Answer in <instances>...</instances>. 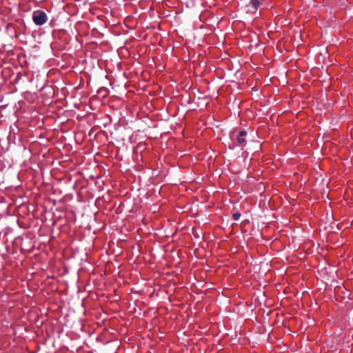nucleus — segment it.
I'll use <instances>...</instances> for the list:
<instances>
[{
  "label": "nucleus",
  "instance_id": "nucleus-2",
  "mask_svg": "<svg viewBox=\"0 0 353 353\" xmlns=\"http://www.w3.org/2000/svg\"><path fill=\"white\" fill-rule=\"evenodd\" d=\"M263 0H250L249 4L247 6L248 12H256L259 7L261 6Z\"/></svg>",
  "mask_w": 353,
  "mask_h": 353
},
{
  "label": "nucleus",
  "instance_id": "nucleus-7",
  "mask_svg": "<svg viewBox=\"0 0 353 353\" xmlns=\"http://www.w3.org/2000/svg\"><path fill=\"white\" fill-rule=\"evenodd\" d=\"M181 190V188L178 187V192Z\"/></svg>",
  "mask_w": 353,
  "mask_h": 353
},
{
  "label": "nucleus",
  "instance_id": "nucleus-3",
  "mask_svg": "<svg viewBox=\"0 0 353 353\" xmlns=\"http://www.w3.org/2000/svg\"><path fill=\"white\" fill-rule=\"evenodd\" d=\"M247 132L244 130H241L237 136V141L241 147H244L246 144L245 137Z\"/></svg>",
  "mask_w": 353,
  "mask_h": 353
},
{
  "label": "nucleus",
  "instance_id": "nucleus-4",
  "mask_svg": "<svg viewBox=\"0 0 353 353\" xmlns=\"http://www.w3.org/2000/svg\"><path fill=\"white\" fill-rule=\"evenodd\" d=\"M186 159H189V157H187L186 155L182 156L180 159L178 160L177 165L180 167H183V161L185 160Z\"/></svg>",
  "mask_w": 353,
  "mask_h": 353
},
{
  "label": "nucleus",
  "instance_id": "nucleus-6",
  "mask_svg": "<svg viewBox=\"0 0 353 353\" xmlns=\"http://www.w3.org/2000/svg\"><path fill=\"white\" fill-rule=\"evenodd\" d=\"M177 283H178V285H181V283H180V279H179V277H178V281H177Z\"/></svg>",
  "mask_w": 353,
  "mask_h": 353
},
{
  "label": "nucleus",
  "instance_id": "nucleus-5",
  "mask_svg": "<svg viewBox=\"0 0 353 353\" xmlns=\"http://www.w3.org/2000/svg\"><path fill=\"white\" fill-rule=\"evenodd\" d=\"M241 214L239 212L234 213L232 215L233 219L235 221H238L240 219Z\"/></svg>",
  "mask_w": 353,
  "mask_h": 353
},
{
  "label": "nucleus",
  "instance_id": "nucleus-1",
  "mask_svg": "<svg viewBox=\"0 0 353 353\" xmlns=\"http://www.w3.org/2000/svg\"><path fill=\"white\" fill-rule=\"evenodd\" d=\"M32 20L35 24L42 26L47 21V14L44 11L36 10L32 14Z\"/></svg>",
  "mask_w": 353,
  "mask_h": 353
}]
</instances>
